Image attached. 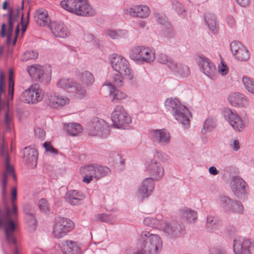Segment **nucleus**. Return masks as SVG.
Wrapping results in <instances>:
<instances>
[{
	"label": "nucleus",
	"instance_id": "27",
	"mask_svg": "<svg viewBox=\"0 0 254 254\" xmlns=\"http://www.w3.org/2000/svg\"><path fill=\"white\" fill-rule=\"evenodd\" d=\"M230 104L234 107H246L249 105L248 98L244 95L239 93H234L228 97Z\"/></svg>",
	"mask_w": 254,
	"mask_h": 254
},
{
	"label": "nucleus",
	"instance_id": "54",
	"mask_svg": "<svg viewBox=\"0 0 254 254\" xmlns=\"http://www.w3.org/2000/svg\"><path fill=\"white\" fill-rule=\"evenodd\" d=\"M226 22L228 27L233 28L236 25V19L232 15H228L225 19Z\"/></svg>",
	"mask_w": 254,
	"mask_h": 254
},
{
	"label": "nucleus",
	"instance_id": "6",
	"mask_svg": "<svg viewBox=\"0 0 254 254\" xmlns=\"http://www.w3.org/2000/svg\"><path fill=\"white\" fill-rule=\"evenodd\" d=\"M77 80L75 85V98L83 99L87 95V89L95 81L93 74L88 71H84L77 76Z\"/></svg>",
	"mask_w": 254,
	"mask_h": 254
},
{
	"label": "nucleus",
	"instance_id": "55",
	"mask_svg": "<svg viewBox=\"0 0 254 254\" xmlns=\"http://www.w3.org/2000/svg\"><path fill=\"white\" fill-rule=\"evenodd\" d=\"M210 254H226V252L221 246L213 248L209 251Z\"/></svg>",
	"mask_w": 254,
	"mask_h": 254
},
{
	"label": "nucleus",
	"instance_id": "15",
	"mask_svg": "<svg viewBox=\"0 0 254 254\" xmlns=\"http://www.w3.org/2000/svg\"><path fill=\"white\" fill-rule=\"evenodd\" d=\"M155 182L153 179L147 178L138 186L135 191V196L141 200L149 197L154 191Z\"/></svg>",
	"mask_w": 254,
	"mask_h": 254
},
{
	"label": "nucleus",
	"instance_id": "37",
	"mask_svg": "<svg viewBox=\"0 0 254 254\" xmlns=\"http://www.w3.org/2000/svg\"><path fill=\"white\" fill-rule=\"evenodd\" d=\"M155 17L158 23L165 26V27L167 28L166 33L165 34V35L167 37H171L173 36V30L170 25L168 23L166 16L163 14L156 13L155 14Z\"/></svg>",
	"mask_w": 254,
	"mask_h": 254
},
{
	"label": "nucleus",
	"instance_id": "33",
	"mask_svg": "<svg viewBox=\"0 0 254 254\" xmlns=\"http://www.w3.org/2000/svg\"><path fill=\"white\" fill-rule=\"evenodd\" d=\"M104 85L109 87L110 96L112 98V101H120L127 98V95L125 92L115 88L109 81H106Z\"/></svg>",
	"mask_w": 254,
	"mask_h": 254
},
{
	"label": "nucleus",
	"instance_id": "57",
	"mask_svg": "<svg viewBox=\"0 0 254 254\" xmlns=\"http://www.w3.org/2000/svg\"><path fill=\"white\" fill-rule=\"evenodd\" d=\"M35 135L41 139H44L46 135L45 131L39 127L35 128L34 129Z\"/></svg>",
	"mask_w": 254,
	"mask_h": 254
},
{
	"label": "nucleus",
	"instance_id": "36",
	"mask_svg": "<svg viewBox=\"0 0 254 254\" xmlns=\"http://www.w3.org/2000/svg\"><path fill=\"white\" fill-rule=\"evenodd\" d=\"M183 105L180 102L175 98H167L165 100V106L166 109L169 111L172 115L175 113L177 110Z\"/></svg>",
	"mask_w": 254,
	"mask_h": 254
},
{
	"label": "nucleus",
	"instance_id": "39",
	"mask_svg": "<svg viewBox=\"0 0 254 254\" xmlns=\"http://www.w3.org/2000/svg\"><path fill=\"white\" fill-rule=\"evenodd\" d=\"M221 225L219 221L215 220L212 216H208L206 221V227L208 231L214 232L218 230Z\"/></svg>",
	"mask_w": 254,
	"mask_h": 254
},
{
	"label": "nucleus",
	"instance_id": "31",
	"mask_svg": "<svg viewBox=\"0 0 254 254\" xmlns=\"http://www.w3.org/2000/svg\"><path fill=\"white\" fill-rule=\"evenodd\" d=\"M69 103V99L64 96H58L55 93H51L48 97V103L54 108L63 107Z\"/></svg>",
	"mask_w": 254,
	"mask_h": 254
},
{
	"label": "nucleus",
	"instance_id": "43",
	"mask_svg": "<svg viewBox=\"0 0 254 254\" xmlns=\"http://www.w3.org/2000/svg\"><path fill=\"white\" fill-rule=\"evenodd\" d=\"M10 158L8 155H6L5 160V170L3 173V177L7 178L9 176H12L13 179L16 180V176L14 173V169L12 165L9 163Z\"/></svg>",
	"mask_w": 254,
	"mask_h": 254
},
{
	"label": "nucleus",
	"instance_id": "47",
	"mask_svg": "<svg viewBox=\"0 0 254 254\" xmlns=\"http://www.w3.org/2000/svg\"><path fill=\"white\" fill-rule=\"evenodd\" d=\"M182 215L189 222H193L197 218L196 212L190 209L184 210Z\"/></svg>",
	"mask_w": 254,
	"mask_h": 254
},
{
	"label": "nucleus",
	"instance_id": "41",
	"mask_svg": "<svg viewBox=\"0 0 254 254\" xmlns=\"http://www.w3.org/2000/svg\"><path fill=\"white\" fill-rule=\"evenodd\" d=\"M76 82L73 81L71 79L61 78L57 83V85L59 88L63 89L73 88L74 89V94H75V85Z\"/></svg>",
	"mask_w": 254,
	"mask_h": 254
},
{
	"label": "nucleus",
	"instance_id": "9",
	"mask_svg": "<svg viewBox=\"0 0 254 254\" xmlns=\"http://www.w3.org/2000/svg\"><path fill=\"white\" fill-rule=\"evenodd\" d=\"M74 226V223L71 220L64 217H58L53 226V234L56 238H62L71 231Z\"/></svg>",
	"mask_w": 254,
	"mask_h": 254
},
{
	"label": "nucleus",
	"instance_id": "24",
	"mask_svg": "<svg viewBox=\"0 0 254 254\" xmlns=\"http://www.w3.org/2000/svg\"><path fill=\"white\" fill-rule=\"evenodd\" d=\"M254 239H234L233 249L235 254H245L246 252L251 253Z\"/></svg>",
	"mask_w": 254,
	"mask_h": 254
},
{
	"label": "nucleus",
	"instance_id": "12",
	"mask_svg": "<svg viewBox=\"0 0 254 254\" xmlns=\"http://www.w3.org/2000/svg\"><path fill=\"white\" fill-rule=\"evenodd\" d=\"M163 247L162 239H139L137 249L147 254H158Z\"/></svg>",
	"mask_w": 254,
	"mask_h": 254
},
{
	"label": "nucleus",
	"instance_id": "19",
	"mask_svg": "<svg viewBox=\"0 0 254 254\" xmlns=\"http://www.w3.org/2000/svg\"><path fill=\"white\" fill-rule=\"evenodd\" d=\"M246 182L239 176H235L232 178L231 188L234 194L238 199H242L247 195Z\"/></svg>",
	"mask_w": 254,
	"mask_h": 254
},
{
	"label": "nucleus",
	"instance_id": "45",
	"mask_svg": "<svg viewBox=\"0 0 254 254\" xmlns=\"http://www.w3.org/2000/svg\"><path fill=\"white\" fill-rule=\"evenodd\" d=\"M242 82L248 91L254 94V80L248 76H244Z\"/></svg>",
	"mask_w": 254,
	"mask_h": 254
},
{
	"label": "nucleus",
	"instance_id": "2",
	"mask_svg": "<svg viewBox=\"0 0 254 254\" xmlns=\"http://www.w3.org/2000/svg\"><path fill=\"white\" fill-rule=\"evenodd\" d=\"M145 225L161 230L167 237H179L184 232L182 229L178 230L179 224L175 222L169 223L164 220L161 215H157L155 217H147L144 219Z\"/></svg>",
	"mask_w": 254,
	"mask_h": 254
},
{
	"label": "nucleus",
	"instance_id": "32",
	"mask_svg": "<svg viewBox=\"0 0 254 254\" xmlns=\"http://www.w3.org/2000/svg\"><path fill=\"white\" fill-rule=\"evenodd\" d=\"M85 194L81 191L71 190L67 193V201L73 205L80 204L81 202L85 198Z\"/></svg>",
	"mask_w": 254,
	"mask_h": 254
},
{
	"label": "nucleus",
	"instance_id": "44",
	"mask_svg": "<svg viewBox=\"0 0 254 254\" xmlns=\"http://www.w3.org/2000/svg\"><path fill=\"white\" fill-rule=\"evenodd\" d=\"M14 82L13 80V72L12 69L9 71L8 77V97L7 98L8 101L13 99L14 92Z\"/></svg>",
	"mask_w": 254,
	"mask_h": 254
},
{
	"label": "nucleus",
	"instance_id": "56",
	"mask_svg": "<svg viewBox=\"0 0 254 254\" xmlns=\"http://www.w3.org/2000/svg\"><path fill=\"white\" fill-rule=\"evenodd\" d=\"M139 236L141 238H149L151 237L157 238L159 237L157 235L152 233L151 232L146 230L141 231L139 234Z\"/></svg>",
	"mask_w": 254,
	"mask_h": 254
},
{
	"label": "nucleus",
	"instance_id": "14",
	"mask_svg": "<svg viewBox=\"0 0 254 254\" xmlns=\"http://www.w3.org/2000/svg\"><path fill=\"white\" fill-rule=\"evenodd\" d=\"M29 75L35 80L43 83H47L51 80V70L38 64L27 67Z\"/></svg>",
	"mask_w": 254,
	"mask_h": 254
},
{
	"label": "nucleus",
	"instance_id": "20",
	"mask_svg": "<svg viewBox=\"0 0 254 254\" xmlns=\"http://www.w3.org/2000/svg\"><path fill=\"white\" fill-rule=\"evenodd\" d=\"M145 167L147 171L153 179V181H159L164 176L165 170L162 165L155 160H150L146 161Z\"/></svg>",
	"mask_w": 254,
	"mask_h": 254
},
{
	"label": "nucleus",
	"instance_id": "62",
	"mask_svg": "<svg viewBox=\"0 0 254 254\" xmlns=\"http://www.w3.org/2000/svg\"><path fill=\"white\" fill-rule=\"evenodd\" d=\"M237 2L242 7H247L249 5L251 0H236Z\"/></svg>",
	"mask_w": 254,
	"mask_h": 254
},
{
	"label": "nucleus",
	"instance_id": "10",
	"mask_svg": "<svg viewBox=\"0 0 254 254\" xmlns=\"http://www.w3.org/2000/svg\"><path fill=\"white\" fill-rule=\"evenodd\" d=\"M217 201L226 212L238 214L244 213V208L240 201L233 200L223 194L219 195Z\"/></svg>",
	"mask_w": 254,
	"mask_h": 254
},
{
	"label": "nucleus",
	"instance_id": "38",
	"mask_svg": "<svg viewBox=\"0 0 254 254\" xmlns=\"http://www.w3.org/2000/svg\"><path fill=\"white\" fill-rule=\"evenodd\" d=\"M67 133L71 136L79 135L82 131L81 126L78 123H70L65 125Z\"/></svg>",
	"mask_w": 254,
	"mask_h": 254
},
{
	"label": "nucleus",
	"instance_id": "28",
	"mask_svg": "<svg viewBox=\"0 0 254 254\" xmlns=\"http://www.w3.org/2000/svg\"><path fill=\"white\" fill-rule=\"evenodd\" d=\"M60 248L63 254H81L80 248L74 241L65 240Z\"/></svg>",
	"mask_w": 254,
	"mask_h": 254
},
{
	"label": "nucleus",
	"instance_id": "29",
	"mask_svg": "<svg viewBox=\"0 0 254 254\" xmlns=\"http://www.w3.org/2000/svg\"><path fill=\"white\" fill-rule=\"evenodd\" d=\"M172 115L176 120L183 125H189L190 123V118L191 117L190 113L189 110L184 105L181 107Z\"/></svg>",
	"mask_w": 254,
	"mask_h": 254
},
{
	"label": "nucleus",
	"instance_id": "1",
	"mask_svg": "<svg viewBox=\"0 0 254 254\" xmlns=\"http://www.w3.org/2000/svg\"><path fill=\"white\" fill-rule=\"evenodd\" d=\"M1 195L4 205L5 215L2 214V225L5 226V232L6 238H14V233L16 231V227L14 223L17 218V209L15 202L17 199V190L12 188L11 191V200L12 210H11L6 204L7 199L6 189H1Z\"/></svg>",
	"mask_w": 254,
	"mask_h": 254
},
{
	"label": "nucleus",
	"instance_id": "53",
	"mask_svg": "<svg viewBox=\"0 0 254 254\" xmlns=\"http://www.w3.org/2000/svg\"><path fill=\"white\" fill-rule=\"evenodd\" d=\"M39 207L40 210L44 212H47L49 211V204L46 200L44 198L41 199L38 203Z\"/></svg>",
	"mask_w": 254,
	"mask_h": 254
},
{
	"label": "nucleus",
	"instance_id": "60",
	"mask_svg": "<svg viewBox=\"0 0 254 254\" xmlns=\"http://www.w3.org/2000/svg\"><path fill=\"white\" fill-rule=\"evenodd\" d=\"M10 10H11V14L12 16V20L15 21L18 17L19 13L20 11V8H17L16 12H14L12 8H9L8 9V12Z\"/></svg>",
	"mask_w": 254,
	"mask_h": 254
},
{
	"label": "nucleus",
	"instance_id": "3",
	"mask_svg": "<svg viewBox=\"0 0 254 254\" xmlns=\"http://www.w3.org/2000/svg\"><path fill=\"white\" fill-rule=\"evenodd\" d=\"M60 5L66 11L78 16H91L95 13L87 0H63Z\"/></svg>",
	"mask_w": 254,
	"mask_h": 254
},
{
	"label": "nucleus",
	"instance_id": "23",
	"mask_svg": "<svg viewBox=\"0 0 254 254\" xmlns=\"http://www.w3.org/2000/svg\"><path fill=\"white\" fill-rule=\"evenodd\" d=\"M49 27L52 34L57 37L65 38L70 34L67 27L61 22L53 21L51 22Z\"/></svg>",
	"mask_w": 254,
	"mask_h": 254
},
{
	"label": "nucleus",
	"instance_id": "49",
	"mask_svg": "<svg viewBox=\"0 0 254 254\" xmlns=\"http://www.w3.org/2000/svg\"><path fill=\"white\" fill-rule=\"evenodd\" d=\"M217 73H219L222 75L227 74L229 71L227 65L223 61H221L220 64L218 65Z\"/></svg>",
	"mask_w": 254,
	"mask_h": 254
},
{
	"label": "nucleus",
	"instance_id": "17",
	"mask_svg": "<svg viewBox=\"0 0 254 254\" xmlns=\"http://www.w3.org/2000/svg\"><path fill=\"white\" fill-rule=\"evenodd\" d=\"M224 116L230 125L236 131L241 132L245 129V123L237 112L226 109L224 111Z\"/></svg>",
	"mask_w": 254,
	"mask_h": 254
},
{
	"label": "nucleus",
	"instance_id": "13",
	"mask_svg": "<svg viewBox=\"0 0 254 254\" xmlns=\"http://www.w3.org/2000/svg\"><path fill=\"white\" fill-rule=\"evenodd\" d=\"M44 91L38 84L34 83L24 90L22 94L23 101L27 104H36L43 97Z\"/></svg>",
	"mask_w": 254,
	"mask_h": 254
},
{
	"label": "nucleus",
	"instance_id": "7",
	"mask_svg": "<svg viewBox=\"0 0 254 254\" xmlns=\"http://www.w3.org/2000/svg\"><path fill=\"white\" fill-rule=\"evenodd\" d=\"M88 134L91 136H98L102 138L107 137L110 133L109 124L104 120L98 118L92 119L87 127Z\"/></svg>",
	"mask_w": 254,
	"mask_h": 254
},
{
	"label": "nucleus",
	"instance_id": "46",
	"mask_svg": "<svg viewBox=\"0 0 254 254\" xmlns=\"http://www.w3.org/2000/svg\"><path fill=\"white\" fill-rule=\"evenodd\" d=\"M216 126L215 121L212 119L208 118L205 121L201 132L202 133H205L206 132L211 131Z\"/></svg>",
	"mask_w": 254,
	"mask_h": 254
},
{
	"label": "nucleus",
	"instance_id": "22",
	"mask_svg": "<svg viewBox=\"0 0 254 254\" xmlns=\"http://www.w3.org/2000/svg\"><path fill=\"white\" fill-rule=\"evenodd\" d=\"M149 134L151 139L161 145H166L170 142V133L165 129H152L149 131Z\"/></svg>",
	"mask_w": 254,
	"mask_h": 254
},
{
	"label": "nucleus",
	"instance_id": "51",
	"mask_svg": "<svg viewBox=\"0 0 254 254\" xmlns=\"http://www.w3.org/2000/svg\"><path fill=\"white\" fill-rule=\"evenodd\" d=\"M172 5L178 14L183 15V13L185 12V10L181 3L178 1L175 0L172 2Z\"/></svg>",
	"mask_w": 254,
	"mask_h": 254
},
{
	"label": "nucleus",
	"instance_id": "63",
	"mask_svg": "<svg viewBox=\"0 0 254 254\" xmlns=\"http://www.w3.org/2000/svg\"><path fill=\"white\" fill-rule=\"evenodd\" d=\"M156 158L161 160L162 162H165L167 161V157L165 154H163L162 153L157 152L155 155Z\"/></svg>",
	"mask_w": 254,
	"mask_h": 254
},
{
	"label": "nucleus",
	"instance_id": "16",
	"mask_svg": "<svg viewBox=\"0 0 254 254\" xmlns=\"http://www.w3.org/2000/svg\"><path fill=\"white\" fill-rule=\"evenodd\" d=\"M230 47L231 54L236 61L246 62L250 59L249 51L240 42L233 41L230 43Z\"/></svg>",
	"mask_w": 254,
	"mask_h": 254
},
{
	"label": "nucleus",
	"instance_id": "8",
	"mask_svg": "<svg viewBox=\"0 0 254 254\" xmlns=\"http://www.w3.org/2000/svg\"><path fill=\"white\" fill-rule=\"evenodd\" d=\"M111 119L113 127L119 129H127L131 123L130 116L121 106L116 107L112 114Z\"/></svg>",
	"mask_w": 254,
	"mask_h": 254
},
{
	"label": "nucleus",
	"instance_id": "58",
	"mask_svg": "<svg viewBox=\"0 0 254 254\" xmlns=\"http://www.w3.org/2000/svg\"><path fill=\"white\" fill-rule=\"evenodd\" d=\"M43 146L47 151L50 152L53 154H57L58 153L57 150L53 147L50 142H44Z\"/></svg>",
	"mask_w": 254,
	"mask_h": 254
},
{
	"label": "nucleus",
	"instance_id": "61",
	"mask_svg": "<svg viewBox=\"0 0 254 254\" xmlns=\"http://www.w3.org/2000/svg\"><path fill=\"white\" fill-rule=\"evenodd\" d=\"M11 117L9 116L7 112L5 114L4 122L7 127L8 130H10V122L11 121Z\"/></svg>",
	"mask_w": 254,
	"mask_h": 254
},
{
	"label": "nucleus",
	"instance_id": "59",
	"mask_svg": "<svg viewBox=\"0 0 254 254\" xmlns=\"http://www.w3.org/2000/svg\"><path fill=\"white\" fill-rule=\"evenodd\" d=\"M230 148L234 151H237L240 149V141L238 139L233 140L231 143L230 144Z\"/></svg>",
	"mask_w": 254,
	"mask_h": 254
},
{
	"label": "nucleus",
	"instance_id": "11",
	"mask_svg": "<svg viewBox=\"0 0 254 254\" xmlns=\"http://www.w3.org/2000/svg\"><path fill=\"white\" fill-rule=\"evenodd\" d=\"M130 57L133 60L142 63H150L155 59V52L148 47H136L131 51Z\"/></svg>",
	"mask_w": 254,
	"mask_h": 254
},
{
	"label": "nucleus",
	"instance_id": "42",
	"mask_svg": "<svg viewBox=\"0 0 254 254\" xmlns=\"http://www.w3.org/2000/svg\"><path fill=\"white\" fill-rule=\"evenodd\" d=\"M95 219L97 221L111 224L116 222L117 216L112 214H98L95 216Z\"/></svg>",
	"mask_w": 254,
	"mask_h": 254
},
{
	"label": "nucleus",
	"instance_id": "52",
	"mask_svg": "<svg viewBox=\"0 0 254 254\" xmlns=\"http://www.w3.org/2000/svg\"><path fill=\"white\" fill-rule=\"evenodd\" d=\"M157 61L161 64H166L168 66V63L170 62H174L173 60L169 59L167 56L163 54H160L157 56Z\"/></svg>",
	"mask_w": 254,
	"mask_h": 254
},
{
	"label": "nucleus",
	"instance_id": "35",
	"mask_svg": "<svg viewBox=\"0 0 254 254\" xmlns=\"http://www.w3.org/2000/svg\"><path fill=\"white\" fill-rule=\"evenodd\" d=\"M204 20L205 23L207 26L208 29L213 33H216L217 31L216 16L211 12H206L204 14Z\"/></svg>",
	"mask_w": 254,
	"mask_h": 254
},
{
	"label": "nucleus",
	"instance_id": "48",
	"mask_svg": "<svg viewBox=\"0 0 254 254\" xmlns=\"http://www.w3.org/2000/svg\"><path fill=\"white\" fill-rule=\"evenodd\" d=\"M38 53L36 51L29 50L26 51L21 56L22 61H27L29 60L36 59L38 58Z\"/></svg>",
	"mask_w": 254,
	"mask_h": 254
},
{
	"label": "nucleus",
	"instance_id": "5",
	"mask_svg": "<svg viewBox=\"0 0 254 254\" xmlns=\"http://www.w3.org/2000/svg\"><path fill=\"white\" fill-rule=\"evenodd\" d=\"M113 69L129 80H132L134 75L132 73L128 61L120 55L114 54L110 59Z\"/></svg>",
	"mask_w": 254,
	"mask_h": 254
},
{
	"label": "nucleus",
	"instance_id": "21",
	"mask_svg": "<svg viewBox=\"0 0 254 254\" xmlns=\"http://www.w3.org/2000/svg\"><path fill=\"white\" fill-rule=\"evenodd\" d=\"M124 10L126 14L140 19L147 18L151 12L150 8L144 4L133 5L124 9Z\"/></svg>",
	"mask_w": 254,
	"mask_h": 254
},
{
	"label": "nucleus",
	"instance_id": "40",
	"mask_svg": "<svg viewBox=\"0 0 254 254\" xmlns=\"http://www.w3.org/2000/svg\"><path fill=\"white\" fill-rule=\"evenodd\" d=\"M37 22L40 26L49 25V18L47 12L44 9H39L37 11Z\"/></svg>",
	"mask_w": 254,
	"mask_h": 254
},
{
	"label": "nucleus",
	"instance_id": "18",
	"mask_svg": "<svg viewBox=\"0 0 254 254\" xmlns=\"http://www.w3.org/2000/svg\"><path fill=\"white\" fill-rule=\"evenodd\" d=\"M196 62L202 72L211 79H215L217 76L215 65L208 58L204 56H198Z\"/></svg>",
	"mask_w": 254,
	"mask_h": 254
},
{
	"label": "nucleus",
	"instance_id": "64",
	"mask_svg": "<svg viewBox=\"0 0 254 254\" xmlns=\"http://www.w3.org/2000/svg\"><path fill=\"white\" fill-rule=\"evenodd\" d=\"M115 84L118 86H121L122 83V78L119 74H115L114 77Z\"/></svg>",
	"mask_w": 254,
	"mask_h": 254
},
{
	"label": "nucleus",
	"instance_id": "30",
	"mask_svg": "<svg viewBox=\"0 0 254 254\" xmlns=\"http://www.w3.org/2000/svg\"><path fill=\"white\" fill-rule=\"evenodd\" d=\"M23 210L25 213V219L28 230L32 232L35 230L37 227V220L32 212V207L28 204L23 206Z\"/></svg>",
	"mask_w": 254,
	"mask_h": 254
},
{
	"label": "nucleus",
	"instance_id": "50",
	"mask_svg": "<svg viewBox=\"0 0 254 254\" xmlns=\"http://www.w3.org/2000/svg\"><path fill=\"white\" fill-rule=\"evenodd\" d=\"M83 39L86 42H91L93 45H97L98 40L94 37L93 35L91 33H85L83 36Z\"/></svg>",
	"mask_w": 254,
	"mask_h": 254
},
{
	"label": "nucleus",
	"instance_id": "34",
	"mask_svg": "<svg viewBox=\"0 0 254 254\" xmlns=\"http://www.w3.org/2000/svg\"><path fill=\"white\" fill-rule=\"evenodd\" d=\"M105 34L112 39H119L128 38V32L125 29H108L105 31Z\"/></svg>",
	"mask_w": 254,
	"mask_h": 254
},
{
	"label": "nucleus",
	"instance_id": "4",
	"mask_svg": "<svg viewBox=\"0 0 254 254\" xmlns=\"http://www.w3.org/2000/svg\"><path fill=\"white\" fill-rule=\"evenodd\" d=\"M110 172L108 167L98 164L84 165L81 167L79 170L82 182L87 184H90L94 179L98 180L107 175Z\"/></svg>",
	"mask_w": 254,
	"mask_h": 254
},
{
	"label": "nucleus",
	"instance_id": "26",
	"mask_svg": "<svg viewBox=\"0 0 254 254\" xmlns=\"http://www.w3.org/2000/svg\"><path fill=\"white\" fill-rule=\"evenodd\" d=\"M23 158L27 165L35 168L37 164L38 152L34 146H29L24 148L23 150Z\"/></svg>",
	"mask_w": 254,
	"mask_h": 254
},
{
	"label": "nucleus",
	"instance_id": "25",
	"mask_svg": "<svg viewBox=\"0 0 254 254\" xmlns=\"http://www.w3.org/2000/svg\"><path fill=\"white\" fill-rule=\"evenodd\" d=\"M168 67L175 76L181 78H187L190 74V70L188 66L174 61L168 63Z\"/></svg>",
	"mask_w": 254,
	"mask_h": 254
}]
</instances>
